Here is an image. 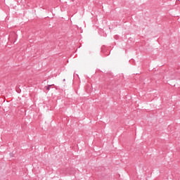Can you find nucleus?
<instances>
[{
    "label": "nucleus",
    "instance_id": "nucleus-1",
    "mask_svg": "<svg viewBox=\"0 0 180 180\" xmlns=\"http://www.w3.org/2000/svg\"><path fill=\"white\" fill-rule=\"evenodd\" d=\"M53 85H54V84H49V85L46 87V91H50V88H51V86H53Z\"/></svg>",
    "mask_w": 180,
    "mask_h": 180
},
{
    "label": "nucleus",
    "instance_id": "nucleus-2",
    "mask_svg": "<svg viewBox=\"0 0 180 180\" xmlns=\"http://www.w3.org/2000/svg\"><path fill=\"white\" fill-rule=\"evenodd\" d=\"M10 155H11V157H13V153H10Z\"/></svg>",
    "mask_w": 180,
    "mask_h": 180
},
{
    "label": "nucleus",
    "instance_id": "nucleus-3",
    "mask_svg": "<svg viewBox=\"0 0 180 180\" xmlns=\"http://www.w3.org/2000/svg\"><path fill=\"white\" fill-rule=\"evenodd\" d=\"M63 81H65V79H64Z\"/></svg>",
    "mask_w": 180,
    "mask_h": 180
},
{
    "label": "nucleus",
    "instance_id": "nucleus-4",
    "mask_svg": "<svg viewBox=\"0 0 180 180\" xmlns=\"http://www.w3.org/2000/svg\"><path fill=\"white\" fill-rule=\"evenodd\" d=\"M71 174H74V172H71Z\"/></svg>",
    "mask_w": 180,
    "mask_h": 180
}]
</instances>
